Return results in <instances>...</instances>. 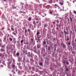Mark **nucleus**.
Returning a JSON list of instances; mask_svg holds the SVG:
<instances>
[{"label":"nucleus","mask_w":76,"mask_h":76,"mask_svg":"<svg viewBox=\"0 0 76 76\" xmlns=\"http://www.w3.org/2000/svg\"><path fill=\"white\" fill-rule=\"evenodd\" d=\"M59 28L60 29H61V24H60L57 25V27L56 28V30H59Z\"/></svg>","instance_id":"obj_1"},{"label":"nucleus","mask_w":76,"mask_h":76,"mask_svg":"<svg viewBox=\"0 0 76 76\" xmlns=\"http://www.w3.org/2000/svg\"><path fill=\"white\" fill-rule=\"evenodd\" d=\"M70 12H69V16H70L69 19L70 20L71 22H72V21H73V20H72V18H71V17H72V12H71V11H70Z\"/></svg>","instance_id":"obj_2"},{"label":"nucleus","mask_w":76,"mask_h":76,"mask_svg":"<svg viewBox=\"0 0 76 76\" xmlns=\"http://www.w3.org/2000/svg\"><path fill=\"white\" fill-rule=\"evenodd\" d=\"M28 55L29 57L30 58H33V57L32 56V52H31V53L28 52Z\"/></svg>","instance_id":"obj_3"},{"label":"nucleus","mask_w":76,"mask_h":76,"mask_svg":"<svg viewBox=\"0 0 76 76\" xmlns=\"http://www.w3.org/2000/svg\"><path fill=\"white\" fill-rule=\"evenodd\" d=\"M25 35L26 37H28V31H27V30L26 29H25Z\"/></svg>","instance_id":"obj_4"},{"label":"nucleus","mask_w":76,"mask_h":76,"mask_svg":"<svg viewBox=\"0 0 76 76\" xmlns=\"http://www.w3.org/2000/svg\"><path fill=\"white\" fill-rule=\"evenodd\" d=\"M30 63L32 64H33V63L34 62V60L32 58H30Z\"/></svg>","instance_id":"obj_5"},{"label":"nucleus","mask_w":76,"mask_h":76,"mask_svg":"<svg viewBox=\"0 0 76 76\" xmlns=\"http://www.w3.org/2000/svg\"><path fill=\"white\" fill-rule=\"evenodd\" d=\"M63 45L62 47L64 48H66V45H65V44H64L62 42L61 43V45Z\"/></svg>","instance_id":"obj_6"},{"label":"nucleus","mask_w":76,"mask_h":76,"mask_svg":"<svg viewBox=\"0 0 76 76\" xmlns=\"http://www.w3.org/2000/svg\"><path fill=\"white\" fill-rule=\"evenodd\" d=\"M47 42L48 44H50V45H51V44L52 43L51 41H50V40H48Z\"/></svg>","instance_id":"obj_7"},{"label":"nucleus","mask_w":76,"mask_h":76,"mask_svg":"<svg viewBox=\"0 0 76 76\" xmlns=\"http://www.w3.org/2000/svg\"><path fill=\"white\" fill-rule=\"evenodd\" d=\"M33 51H34L35 53H37V48H33Z\"/></svg>","instance_id":"obj_8"},{"label":"nucleus","mask_w":76,"mask_h":76,"mask_svg":"<svg viewBox=\"0 0 76 76\" xmlns=\"http://www.w3.org/2000/svg\"><path fill=\"white\" fill-rule=\"evenodd\" d=\"M13 49L12 48L11 50V52H12V53H14L15 54L16 53V50H15V49L14 50V51L13 52Z\"/></svg>","instance_id":"obj_9"},{"label":"nucleus","mask_w":76,"mask_h":76,"mask_svg":"<svg viewBox=\"0 0 76 76\" xmlns=\"http://www.w3.org/2000/svg\"><path fill=\"white\" fill-rule=\"evenodd\" d=\"M23 54L25 53V52H26V50H25V48H23Z\"/></svg>","instance_id":"obj_10"},{"label":"nucleus","mask_w":76,"mask_h":76,"mask_svg":"<svg viewBox=\"0 0 76 76\" xmlns=\"http://www.w3.org/2000/svg\"><path fill=\"white\" fill-rule=\"evenodd\" d=\"M27 20L28 21H29V22H30V21H31V20H32V18L31 17H29L27 19Z\"/></svg>","instance_id":"obj_11"},{"label":"nucleus","mask_w":76,"mask_h":76,"mask_svg":"<svg viewBox=\"0 0 76 76\" xmlns=\"http://www.w3.org/2000/svg\"><path fill=\"white\" fill-rule=\"evenodd\" d=\"M59 4H60V5H63L64 4V2L62 1V2H60Z\"/></svg>","instance_id":"obj_12"},{"label":"nucleus","mask_w":76,"mask_h":76,"mask_svg":"<svg viewBox=\"0 0 76 76\" xmlns=\"http://www.w3.org/2000/svg\"><path fill=\"white\" fill-rule=\"evenodd\" d=\"M37 48H40L41 46V45L40 44H38L37 45Z\"/></svg>","instance_id":"obj_13"},{"label":"nucleus","mask_w":76,"mask_h":76,"mask_svg":"<svg viewBox=\"0 0 76 76\" xmlns=\"http://www.w3.org/2000/svg\"><path fill=\"white\" fill-rule=\"evenodd\" d=\"M69 39H70V38H69V36H67L66 41H69Z\"/></svg>","instance_id":"obj_14"},{"label":"nucleus","mask_w":76,"mask_h":76,"mask_svg":"<svg viewBox=\"0 0 76 76\" xmlns=\"http://www.w3.org/2000/svg\"><path fill=\"white\" fill-rule=\"evenodd\" d=\"M31 41H30V43L31 44V43H32L33 42H34V39L33 38H31Z\"/></svg>","instance_id":"obj_15"},{"label":"nucleus","mask_w":76,"mask_h":76,"mask_svg":"<svg viewBox=\"0 0 76 76\" xmlns=\"http://www.w3.org/2000/svg\"><path fill=\"white\" fill-rule=\"evenodd\" d=\"M7 30L9 32H11V30H10V28H8L7 29Z\"/></svg>","instance_id":"obj_16"},{"label":"nucleus","mask_w":76,"mask_h":76,"mask_svg":"<svg viewBox=\"0 0 76 76\" xmlns=\"http://www.w3.org/2000/svg\"><path fill=\"white\" fill-rule=\"evenodd\" d=\"M43 45L45 48H47V47H48V46H47V45L46 44Z\"/></svg>","instance_id":"obj_17"},{"label":"nucleus","mask_w":76,"mask_h":76,"mask_svg":"<svg viewBox=\"0 0 76 76\" xmlns=\"http://www.w3.org/2000/svg\"><path fill=\"white\" fill-rule=\"evenodd\" d=\"M46 44V41L45 40H44V41L43 42V45H45Z\"/></svg>","instance_id":"obj_18"},{"label":"nucleus","mask_w":76,"mask_h":76,"mask_svg":"<svg viewBox=\"0 0 76 76\" xmlns=\"http://www.w3.org/2000/svg\"><path fill=\"white\" fill-rule=\"evenodd\" d=\"M40 34V33H39V32H38V31H37V33H36L37 36H38V35H39Z\"/></svg>","instance_id":"obj_19"},{"label":"nucleus","mask_w":76,"mask_h":76,"mask_svg":"<svg viewBox=\"0 0 76 76\" xmlns=\"http://www.w3.org/2000/svg\"><path fill=\"white\" fill-rule=\"evenodd\" d=\"M54 47L55 48H57V45L56 43L54 45Z\"/></svg>","instance_id":"obj_20"},{"label":"nucleus","mask_w":76,"mask_h":76,"mask_svg":"<svg viewBox=\"0 0 76 76\" xmlns=\"http://www.w3.org/2000/svg\"><path fill=\"white\" fill-rule=\"evenodd\" d=\"M3 40H4V41L5 40H6V36H5L4 37V39H3Z\"/></svg>","instance_id":"obj_21"},{"label":"nucleus","mask_w":76,"mask_h":76,"mask_svg":"<svg viewBox=\"0 0 76 76\" xmlns=\"http://www.w3.org/2000/svg\"><path fill=\"white\" fill-rule=\"evenodd\" d=\"M54 6H56V7H59L58 5L57 4H55L54 5Z\"/></svg>","instance_id":"obj_22"},{"label":"nucleus","mask_w":76,"mask_h":76,"mask_svg":"<svg viewBox=\"0 0 76 76\" xmlns=\"http://www.w3.org/2000/svg\"><path fill=\"white\" fill-rule=\"evenodd\" d=\"M16 55L17 56H19V55H20V54L18 52L16 53Z\"/></svg>","instance_id":"obj_23"},{"label":"nucleus","mask_w":76,"mask_h":76,"mask_svg":"<svg viewBox=\"0 0 76 76\" xmlns=\"http://www.w3.org/2000/svg\"><path fill=\"white\" fill-rule=\"evenodd\" d=\"M64 34H69V33L68 32H66V31H65V30H64Z\"/></svg>","instance_id":"obj_24"},{"label":"nucleus","mask_w":76,"mask_h":76,"mask_svg":"<svg viewBox=\"0 0 76 76\" xmlns=\"http://www.w3.org/2000/svg\"><path fill=\"white\" fill-rule=\"evenodd\" d=\"M62 63H63L64 64L66 63V61H62Z\"/></svg>","instance_id":"obj_25"},{"label":"nucleus","mask_w":76,"mask_h":76,"mask_svg":"<svg viewBox=\"0 0 76 76\" xmlns=\"http://www.w3.org/2000/svg\"><path fill=\"white\" fill-rule=\"evenodd\" d=\"M71 1H72L74 3H75V0H70Z\"/></svg>","instance_id":"obj_26"},{"label":"nucleus","mask_w":76,"mask_h":76,"mask_svg":"<svg viewBox=\"0 0 76 76\" xmlns=\"http://www.w3.org/2000/svg\"><path fill=\"white\" fill-rule=\"evenodd\" d=\"M44 26L45 28H46V27H47V26H48V25L47 24H45L44 25Z\"/></svg>","instance_id":"obj_27"},{"label":"nucleus","mask_w":76,"mask_h":76,"mask_svg":"<svg viewBox=\"0 0 76 76\" xmlns=\"http://www.w3.org/2000/svg\"><path fill=\"white\" fill-rule=\"evenodd\" d=\"M37 37L39 38H41V35H39V34L37 36Z\"/></svg>","instance_id":"obj_28"},{"label":"nucleus","mask_w":76,"mask_h":76,"mask_svg":"<svg viewBox=\"0 0 76 76\" xmlns=\"http://www.w3.org/2000/svg\"><path fill=\"white\" fill-rule=\"evenodd\" d=\"M1 51H4V49H3V48H1Z\"/></svg>","instance_id":"obj_29"},{"label":"nucleus","mask_w":76,"mask_h":76,"mask_svg":"<svg viewBox=\"0 0 76 76\" xmlns=\"http://www.w3.org/2000/svg\"><path fill=\"white\" fill-rule=\"evenodd\" d=\"M9 39L10 41H12V40H13L12 38H9Z\"/></svg>","instance_id":"obj_30"},{"label":"nucleus","mask_w":76,"mask_h":76,"mask_svg":"<svg viewBox=\"0 0 76 76\" xmlns=\"http://www.w3.org/2000/svg\"><path fill=\"white\" fill-rule=\"evenodd\" d=\"M35 19L36 20H38V18H37V17H36V18H35Z\"/></svg>","instance_id":"obj_31"},{"label":"nucleus","mask_w":76,"mask_h":76,"mask_svg":"<svg viewBox=\"0 0 76 76\" xmlns=\"http://www.w3.org/2000/svg\"><path fill=\"white\" fill-rule=\"evenodd\" d=\"M43 15H45L44 16V15H43L42 16V17H45V16H46V14H45V13H43Z\"/></svg>","instance_id":"obj_32"},{"label":"nucleus","mask_w":76,"mask_h":76,"mask_svg":"<svg viewBox=\"0 0 76 76\" xmlns=\"http://www.w3.org/2000/svg\"><path fill=\"white\" fill-rule=\"evenodd\" d=\"M11 29L12 31H14V28H11Z\"/></svg>","instance_id":"obj_33"},{"label":"nucleus","mask_w":76,"mask_h":76,"mask_svg":"<svg viewBox=\"0 0 76 76\" xmlns=\"http://www.w3.org/2000/svg\"><path fill=\"white\" fill-rule=\"evenodd\" d=\"M20 72H21L20 71L18 70V75H20Z\"/></svg>","instance_id":"obj_34"},{"label":"nucleus","mask_w":76,"mask_h":76,"mask_svg":"<svg viewBox=\"0 0 76 76\" xmlns=\"http://www.w3.org/2000/svg\"><path fill=\"white\" fill-rule=\"evenodd\" d=\"M0 47H1V48H3V46L1 45V43L0 44Z\"/></svg>","instance_id":"obj_35"},{"label":"nucleus","mask_w":76,"mask_h":76,"mask_svg":"<svg viewBox=\"0 0 76 76\" xmlns=\"http://www.w3.org/2000/svg\"><path fill=\"white\" fill-rule=\"evenodd\" d=\"M12 34L14 35H16V33L14 32H13Z\"/></svg>","instance_id":"obj_36"},{"label":"nucleus","mask_w":76,"mask_h":76,"mask_svg":"<svg viewBox=\"0 0 76 76\" xmlns=\"http://www.w3.org/2000/svg\"><path fill=\"white\" fill-rule=\"evenodd\" d=\"M14 44H17L16 42V40L15 39L14 41Z\"/></svg>","instance_id":"obj_37"},{"label":"nucleus","mask_w":76,"mask_h":76,"mask_svg":"<svg viewBox=\"0 0 76 76\" xmlns=\"http://www.w3.org/2000/svg\"><path fill=\"white\" fill-rule=\"evenodd\" d=\"M47 37L48 38V39H50V37H49V35H48V34H47Z\"/></svg>","instance_id":"obj_38"},{"label":"nucleus","mask_w":76,"mask_h":76,"mask_svg":"<svg viewBox=\"0 0 76 76\" xmlns=\"http://www.w3.org/2000/svg\"><path fill=\"white\" fill-rule=\"evenodd\" d=\"M20 42L21 43H23V40H21L20 41Z\"/></svg>","instance_id":"obj_39"},{"label":"nucleus","mask_w":76,"mask_h":76,"mask_svg":"<svg viewBox=\"0 0 76 76\" xmlns=\"http://www.w3.org/2000/svg\"><path fill=\"white\" fill-rule=\"evenodd\" d=\"M73 13H75V14H76V11H75V10H73Z\"/></svg>","instance_id":"obj_40"},{"label":"nucleus","mask_w":76,"mask_h":76,"mask_svg":"<svg viewBox=\"0 0 76 76\" xmlns=\"http://www.w3.org/2000/svg\"><path fill=\"white\" fill-rule=\"evenodd\" d=\"M1 29V31H2L3 30H4V28L3 27Z\"/></svg>","instance_id":"obj_41"},{"label":"nucleus","mask_w":76,"mask_h":76,"mask_svg":"<svg viewBox=\"0 0 76 76\" xmlns=\"http://www.w3.org/2000/svg\"><path fill=\"white\" fill-rule=\"evenodd\" d=\"M49 13H50V14L51 15V14H53V12H52V11H50V12Z\"/></svg>","instance_id":"obj_42"},{"label":"nucleus","mask_w":76,"mask_h":76,"mask_svg":"<svg viewBox=\"0 0 76 76\" xmlns=\"http://www.w3.org/2000/svg\"><path fill=\"white\" fill-rule=\"evenodd\" d=\"M56 22L57 23H59V20H57Z\"/></svg>","instance_id":"obj_43"},{"label":"nucleus","mask_w":76,"mask_h":76,"mask_svg":"<svg viewBox=\"0 0 76 76\" xmlns=\"http://www.w3.org/2000/svg\"><path fill=\"white\" fill-rule=\"evenodd\" d=\"M28 68L30 70H31V66H29Z\"/></svg>","instance_id":"obj_44"},{"label":"nucleus","mask_w":76,"mask_h":76,"mask_svg":"<svg viewBox=\"0 0 76 76\" xmlns=\"http://www.w3.org/2000/svg\"><path fill=\"white\" fill-rule=\"evenodd\" d=\"M0 34L1 35H2V36H3V33H2V32L0 33Z\"/></svg>","instance_id":"obj_45"},{"label":"nucleus","mask_w":76,"mask_h":76,"mask_svg":"<svg viewBox=\"0 0 76 76\" xmlns=\"http://www.w3.org/2000/svg\"><path fill=\"white\" fill-rule=\"evenodd\" d=\"M12 68L15 67V65H12Z\"/></svg>","instance_id":"obj_46"},{"label":"nucleus","mask_w":76,"mask_h":76,"mask_svg":"<svg viewBox=\"0 0 76 76\" xmlns=\"http://www.w3.org/2000/svg\"><path fill=\"white\" fill-rule=\"evenodd\" d=\"M40 66H42V62H41L40 63Z\"/></svg>","instance_id":"obj_47"},{"label":"nucleus","mask_w":76,"mask_h":76,"mask_svg":"<svg viewBox=\"0 0 76 76\" xmlns=\"http://www.w3.org/2000/svg\"><path fill=\"white\" fill-rule=\"evenodd\" d=\"M26 59V58H25V57H23V60H25Z\"/></svg>","instance_id":"obj_48"},{"label":"nucleus","mask_w":76,"mask_h":76,"mask_svg":"<svg viewBox=\"0 0 76 76\" xmlns=\"http://www.w3.org/2000/svg\"><path fill=\"white\" fill-rule=\"evenodd\" d=\"M30 31H31V30H30L29 29H28V31L29 32H30Z\"/></svg>","instance_id":"obj_49"},{"label":"nucleus","mask_w":76,"mask_h":76,"mask_svg":"<svg viewBox=\"0 0 76 76\" xmlns=\"http://www.w3.org/2000/svg\"><path fill=\"white\" fill-rule=\"evenodd\" d=\"M66 64H67V65H69V62H66Z\"/></svg>","instance_id":"obj_50"},{"label":"nucleus","mask_w":76,"mask_h":76,"mask_svg":"<svg viewBox=\"0 0 76 76\" xmlns=\"http://www.w3.org/2000/svg\"><path fill=\"white\" fill-rule=\"evenodd\" d=\"M69 70V69L68 68H67L66 69V71H67V72H68V71Z\"/></svg>","instance_id":"obj_51"},{"label":"nucleus","mask_w":76,"mask_h":76,"mask_svg":"<svg viewBox=\"0 0 76 76\" xmlns=\"http://www.w3.org/2000/svg\"><path fill=\"white\" fill-rule=\"evenodd\" d=\"M53 24H54V25H55L56 24V22L53 21Z\"/></svg>","instance_id":"obj_52"},{"label":"nucleus","mask_w":76,"mask_h":76,"mask_svg":"<svg viewBox=\"0 0 76 76\" xmlns=\"http://www.w3.org/2000/svg\"><path fill=\"white\" fill-rule=\"evenodd\" d=\"M33 23H34V24H35L36 23H35V21H33Z\"/></svg>","instance_id":"obj_53"},{"label":"nucleus","mask_w":76,"mask_h":76,"mask_svg":"<svg viewBox=\"0 0 76 76\" xmlns=\"http://www.w3.org/2000/svg\"><path fill=\"white\" fill-rule=\"evenodd\" d=\"M64 23H67V21H64Z\"/></svg>","instance_id":"obj_54"},{"label":"nucleus","mask_w":76,"mask_h":76,"mask_svg":"<svg viewBox=\"0 0 76 76\" xmlns=\"http://www.w3.org/2000/svg\"><path fill=\"white\" fill-rule=\"evenodd\" d=\"M13 7L14 8H15V9H16V7H15V6H14V5H13Z\"/></svg>","instance_id":"obj_55"},{"label":"nucleus","mask_w":76,"mask_h":76,"mask_svg":"<svg viewBox=\"0 0 76 76\" xmlns=\"http://www.w3.org/2000/svg\"><path fill=\"white\" fill-rule=\"evenodd\" d=\"M1 67H2H2H3L4 66H3V65H1Z\"/></svg>","instance_id":"obj_56"},{"label":"nucleus","mask_w":76,"mask_h":76,"mask_svg":"<svg viewBox=\"0 0 76 76\" xmlns=\"http://www.w3.org/2000/svg\"><path fill=\"white\" fill-rule=\"evenodd\" d=\"M68 44L69 45H70L71 43L70 42H69L68 43Z\"/></svg>","instance_id":"obj_57"},{"label":"nucleus","mask_w":76,"mask_h":76,"mask_svg":"<svg viewBox=\"0 0 76 76\" xmlns=\"http://www.w3.org/2000/svg\"><path fill=\"white\" fill-rule=\"evenodd\" d=\"M12 72H13L14 74H15V72H14V71H13V70H12Z\"/></svg>","instance_id":"obj_58"},{"label":"nucleus","mask_w":76,"mask_h":76,"mask_svg":"<svg viewBox=\"0 0 76 76\" xmlns=\"http://www.w3.org/2000/svg\"><path fill=\"white\" fill-rule=\"evenodd\" d=\"M22 38L24 37V35H23L22 36Z\"/></svg>","instance_id":"obj_59"},{"label":"nucleus","mask_w":76,"mask_h":76,"mask_svg":"<svg viewBox=\"0 0 76 76\" xmlns=\"http://www.w3.org/2000/svg\"><path fill=\"white\" fill-rule=\"evenodd\" d=\"M16 42L17 43V44H18L19 43V41H16Z\"/></svg>","instance_id":"obj_60"},{"label":"nucleus","mask_w":76,"mask_h":76,"mask_svg":"<svg viewBox=\"0 0 76 76\" xmlns=\"http://www.w3.org/2000/svg\"><path fill=\"white\" fill-rule=\"evenodd\" d=\"M21 60V58H18V60Z\"/></svg>","instance_id":"obj_61"},{"label":"nucleus","mask_w":76,"mask_h":76,"mask_svg":"<svg viewBox=\"0 0 76 76\" xmlns=\"http://www.w3.org/2000/svg\"><path fill=\"white\" fill-rule=\"evenodd\" d=\"M9 76H12V74H10V75H9Z\"/></svg>","instance_id":"obj_62"},{"label":"nucleus","mask_w":76,"mask_h":76,"mask_svg":"<svg viewBox=\"0 0 76 76\" xmlns=\"http://www.w3.org/2000/svg\"><path fill=\"white\" fill-rule=\"evenodd\" d=\"M53 25H51V27L53 28Z\"/></svg>","instance_id":"obj_63"},{"label":"nucleus","mask_w":76,"mask_h":76,"mask_svg":"<svg viewBox=\"0 0 76 76\" xmlns=\"http://www.w3.org/2000/svg\"><path fill=\"white\" fill-rule=\"evenodd\" d=\"M20 13H22V11H21L20 12Z\"/></svg>","instance_id":"obj_64"}]
</instances>
